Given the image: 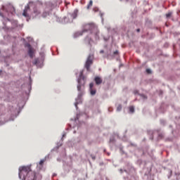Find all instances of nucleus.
Masks as SVG:
<instances>
[{
    "label": "nucleus",
    "mask_w": 180,
    "mask_h": 180,
    "mask_svg": "<svg viewBox=\"0 0 180 180\" xmlns=\"http://www.w3.org/2000/svg\"><path fill=\"white\" fill-rule=\"evenodd\" d=\"M81 79H83V84H85V77H84V72L81 71L79 74V78L78 79L77 91L80 92L79 96H82L84 94V85H81Z\"/></svg>",
    "instance_id": "obj_1"
},
{
    "label": "nucleus",
    "mask_w": 180,
    "mask_h": 180,
    "mask_svg": "<svg viewBox=\"0 0 180 180\" xmlns=\"http://www.w3.org/2000/svg\"><path fill=\"white\" fill-rule=\"evenodd\" d=\"M22 172H25L26 174H29V172H32V169L29 166H23L19 168V174L18 176L20 179H22Z\"/></svg>",
    "instance_id": "obj_2"
},
{
    "label": "nucleus",
    "mask_w": 180,
    "mask_h": 180,
    "mask_svg": "<svg viewBox=\"0 0 180 180\" xmlns=\"http://www.w3.org/2000/svg\"><path fill=\"white\" fill-rule=\"evenodd\" d=\"M92 64H94V55H89L85 63V68L87 71L91 70V65H92Z\"/></svg>",
    "instance_id": "obj_3"
},
{
    "label": "nucleus",
    "mask_w": 180,
    "mask_h": 180,
    "mask_svg": "<svg viewBox=\"0 0 180 180\" xmlns=\"http://www.w3.org/2000/svg\"><path fill=\"white\" fill-rule=\"evenodd\" d=\"M43 5L41 4H37L34 7V13L35 15V16H37V15H40L41 13V8H42Z\"/></svg>",
    "instance_id": "obj_4"
},
{
    "label": "nucleus",
    "mask_w": 180,
    "mask_h": 180,
    "mask_svg": "<svg viewBox=\"0 0 180 180\" xmlns=\"http://www.w3.org/2000/svg\"><path fill=\"white\" fill-rule=\"evenodd\" d=\"M32 178L31 179L32 180H41L42 176L40 174V173H36L34 172H31Z\"/></svg>",
    "instance_id": "obj_5"
},
{
    "label": "nucleus",
    "mask_w": 180,
    "mask_h": 180,
    "mask_svg": "<svg viewBox=\"0 0 180 180\" xmlns=\"http://www.w3.org/2000/svg\"><path fill=\"white\" fill-rule=\"evenodd\" d=\"M28 11H30V6H29V5L26 6L23 11L22 15L25 16V18H29V14L27 13Z\"/></svg>",
    "instance_id": "obj_6"
},
{
    "label": "nucleus",
    "mask_w": 180,
    "mask_h": 180,
    "mask_svg": "<svg viewBox=\"0 0 180 180\" xmlns=\"http://www.w3.org/2000/svg\"><path fill=\"white\" fill-rule=\"evenodd\" d=\"M94 82L96 85H101V84H102V82H103V80L102 79V78L101 77L96 76L94 78Z\"/></svg>",
    "instance_id": "obj_7"
},
{
    "label": "nucleus",
    "mask_w": 180,
    "mask_h": 180,
    "mask_svg": "<svg viewBox=\"0 0 180 180\" xmlns=\"http://www.w3.org/2000/svg\"><path fill=\"white\" fill-rule=\"evenodd\" d=\"M86 29H89V30H94L96 29L94 25H86Z\"/></svg>",
    "instance_id": "obj_8"
},
{
    "label": "nucleus",
    "mask_w": 180,
    "mask_h": 180,
    "mask_svg": "<svg viewBox=\"0 0 180 180\" xmlns=\"http://www.w3.org/2000/svg\"><path fill=\"white\" fill-rule=\"evenodd\" d=\"M28 54H29L30 58H33V49L32 48L29 49Z\"/></svg>",
    "instance_id": "obj_9"
},
{
    "label": "nucleus",
    "mask_w": 180,
    "mask_h": 180,
    "mask_svg": "<svg viewBox=\"0 0 180 180\" xmlns=\"http://www.w3.org/2000/svg\"><path fill=\"white\" fill-rule=\"evenodd\" d=\"M90 94L92 96L95 95L96 94V90L94 89H90Z\"/></svg>",
    "instance_id": "obj_10"
},
{
    "label": "nucleus",
    "mask_w": 180,
    "mask_h": 180,
    "mask_svg": "<svg viewBox=\"0 0 180 180\" xmlns=\"http://www.w3.org/2000/svg\"><path fill=\"white\" fill-rule=\"evenodd\" d=\"M8 9H11V13H13L15 12V7L12 6H10L8 7Z\"/></svg>",
    "instance_id": "obj_11"
},
{
    "label": "nucleus",
    "mask_w": 180,
    "mask_h": 180,
    "mask_svg": "<svg viewBox=\"0 0 180 180\" xmlns=\"http://www.w3.org/2000/svg\"><path fill=\"white\" fill-rule=\"evenodd\" d=\"M129 112H131V113H134V107L130 106L129 107Z\"/></svg>",
    "instance_id": "obj_12"
},
{
    "label": "nucleus",
    "mask_w": 180,
    "mask_h": 180,
    "mask_svg": "<svg viewBox=\"0 0 180 180\" xmlns=\"http://www.w3.org/2000/svg\"><path fill=\"white\" fill-rule=\"evenodd\" d=\"M92 4H93V1L92 0H91L89 3V4L87 5V9H89V8H91V6H92Z\"/></svg>",
    "instance_id": "obj_13"
},
{
    "label": "nucleus",
    "mask_w": 180,
    "mask_h": 180,
    "mask_svg": "<svg viewBox=\"0 0 180 180\" xmlns=\"http://www.w3.org/2000/svg\"><path fill=\"white\" fill-rule=\"evenodd\" d=\"M45 161H46V160H41L39 165H41V167H43V164H44Z\"/></svg>",
    "instance_id": "obj_14"
},
{
    "label": "nucleus",
    "mask_w": 180,
    "mask_h": 180,
    "mask_svg": "<svg viewBox=\"0 0 180 180\" xmlns=\"http://www.w3.org/2000/svg\"><path fill=\"white\" fill-rule=\"evenodd\" d=\"M39 58H36L34 61V65H37L39 64Z\"/></svg>",
    "instance_id": "obj_15"
},
{
    "label": "nucleus",
    "mask_w": 180,
    "mask_h": 180,
    "mask_svg": "<svg viewBox=\"0 0 180 180\" xmlns=\"http://www.w3.org/2000/svg\"><path fill=\"white\" fill-rule=\"evenodd\" d=\"M117 112H120V110H122V105H118L117 107Z\"/></svg>",
    "instance_id": "obj_16"
},
{
    "label": "nucleus",
    "mask_w": 180,
    "mask_h": 180,
    "mask_svg": "<svg viewBox=\"0 0 180 180\" xmlns=\"http://www.w3.org/2000/svg\"><path fill=\"white\" fill-rule=\"evenodd\" d=\"M172 15V13L169 12L166 14V18H171Z\"/></svg>",
    "instance_id": "obj_17"
},
{
    "label": "nucleus",
    "mask_w": 180,
    "mask_h": 180,
    "mask_svg": "<svg viewBox=\"0 0 180 180\" xmlns=\"http://www.w3.org/2000/svg\"><path fill=\"white\" fill-rule=\"evenodd\" d=\"M85 40H86V41H89V44H91V38H89V37H86V39H85Z\"/></svg>",
    "instance_id": "obj_18"
},
{
    "label": "nucleus",
    "mask_w": 180,
    "mask_h": 180,
    "mask_svg": "<svg viewBox=\"0 0 180 180\" xmlns=\"http://www.w3.org/2000/svg\"><path fill=\"white\" fill-rule=\"evenodd\" d=\"M110 143H115V137H111L110 139Z\"/></svg>",
    "instance_id": "obj_19"
},
{
    "label": "nucleus",
    "mask_w": 180,
    "mask_h": 180,
    "mask_svg": "<svg viewBox=\"0 0 180 180\" xmlns=\"http://www.w3.org/2000/svg\"><path fill=\"white\" fill-rule=\"evenodd\" d=\"M89 88L90 89H94V83H90Z\"/></svg>",
    "instance_id": "obj_20"
},
{
    "label": "nucleus",
    "mask_w": 180,
    "mask_h": 180,
    "mask_svg": "<svg viewBox=\"0 0 180 180\" xmlns=\"http://www.w3.org/2000/svg\"><path fill=\"white\" fill-rule=\"evenodd\" d=\"M114 56H117V54H119V51H115L113 53Z\"/></svg>",
    "instance_id": "obj_21"
},
{
    "label": "nucleus",
    "mask_w": 180,
    "mask_h": 180,
    "mask_svg": "<svg viewBox=\"0 0 180 180\" xmlns=\"http://www.w3.org/2000/svg\"><path fill=\"white\" fill-rule=\"evenodd\" d=\"M146 72H147V74H151V70L146 69Z\"/></svg>",
    "instance_id": "obj_22"
},
{
    "label": "nucleus",
    "mask_w": 180,
    "mask_h": 180,
    "mask_svg": "<svg viewBox=\"0 0 180 180\" xmlns=\"http://www.w3.org/2000/svg\"><path fill=\"white\" fill-rule=\"evenodd\" d=\"M91 158H92V160H96V158L94 155H91Z\"/></svg>",
    "instance_id": "obj_23"
},
{
    "label": "nucleus",
    "mask_w": 180,
    "mask_h": 180,
    "mask_svg": "<svg viewBox=\"0 0 180 180\" xmlns=\"http://www.w3.org/2000/svg\"><path fill=\"white\" fill-rule=\"evenodd\" d=\"M100 53H101V54H103V53H105V51H104L103 50H101V51H100Z\"/></svg>",
    "instance_id": "obj_24"
},
{
    "label": "nucleus",
    "mask_w": 180,
    "mask_h": 180,
    "mask_svg": "<svg viewBox=\"0 0 180 180\" xmlns=\"http://www.w3.org/2000/svg\"><path fill=\"white\" fill-rule=\"evenodd\" d=\"M134 94H139V91H134Z\"/></svg>",
    "instance_id": "obj_25"
},
{
    "label": "nucleus",
    "mask_w": 180,
    "mask_h": 180,
    "mask_svg": "<svg viewBox=\"0 0 180 180\" xmlns=\"http://www.w3.org/2000/svg\"><path fill=\"white\" fill-rule=\"evenodd\" d=\"M0 16L4 17V14H2V13L0 12Z\"/></svg>",
    "instance_id": "obj_26"
},
{
    "label": "nucleus",
    "mask_w": 180,
    "mask_h": 180,
    "mask_svg": "<svg viewBox=\"0 0 180 180\" xmlns=\"http://www.w3.org/2000/svg\"><path fill=\"white\" fill-rule=\"evenodd\" d=\"M136 32H138V33L140 32V29H137Z\"/></svg>",
    "instance_id": "obj_27"
},
{
    "label": "nucleus",
    "mask_w": 180,
    "mask_h": 180,
    "mask_svg": "<svg viewBox=\"0 0 180 180\" xmlns=\"http://www.w3.org/2000/svg\"><path fill=\"white\" fill-rule=\"evenodd\" d=\"M2 9H5V7H4V6H3V7H2Z\"/></svg>",
    "instance_id": "obj_28"
},
{
    "label": "nucleus",
    "mask_w": 180,
    "mask_h": 180,
    "mask_svg": "<svg viewBox=\"0 0 180 180\" xmlns=\"http://www.w3.org/2000/svg\"><path fill=\"white\" fill-rule=\"evenodd\" d=\"M82 32H86V30H84V31H82Z\"/></svg>",
    "instance_id": "obj_29"
},
{
    "label": "nucleus",
    "mask_w": 180,
    "mask_h": 180,
    "mask_svg": "<svg viewBox=\"0 0 180 180\" xmlns=\"http://www.w3.org/2000/svg\"><path fill=\"white\" fill-rule=\"evenodd\" d=\"M22 179H25V176L22 177Z\"/></svg>",
    "instance_id": "obj_30"
},
{
    "label": "nucleus",
    "mask_w": 180,
    "mask_h": 180,
    "mask_svg": "<svg viewBox=\"0 0 180 180\" xmlns=\"http://www.w3.org/2000/svg\"><path fill=\"white\" fill-rule=\"evenodd\" d=\"M75 106H76V108H77V104H75Z\"/></svg>",
    "instance_id": "obj_31"
}]
</instances>
